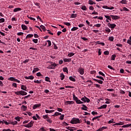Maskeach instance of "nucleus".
I'll use <instances>...</instances> for the list:
<instances>
[{
  "instance_id": "nucleus-23",
  "label": "nucleus",
  "mask_w": 131,
  "mask_h": 131,
  "mask_svg": "<svg viewBox=\"0 0 131 131\" xmlns=\"http://www.w3.org/2000/svg\"><path fill=\"white\" fill-rule=\"evenodd\" d=\"M77 17V14L72 13L71 15V18H76Z\"/></svg>"
},
{
  "instance_id": "nucleus-9",
  "label": "nucleus",
  "mask_w": 131,
  "mask_h": 131,
  "mask_svg": "<svg viewBox=\"0 0 131 131\" xmlns=\"http://www.w3.org/2000/svg\"><path fill=\"white\" fill-rule=\"evenodd\" d=\"M111 17H112V19H113V20H117L118 19H120V17L117 16V15H111Z\"/></svg>"
},
{
  "instance_id": "nucleus-62",
  "label": "nucleus",
  "mask_w": 131,
  "mask_h": 131,
  "mask_svg": "<svg viewBox=\"0 0 131 131\" xmlns=\"http://www.w3.org/2000/svg\"><path fill=\"white\" fill-rule=\"evenodd\" d=\"M2 131H12L11 129H3Z\"/></svg>"
},
{
  "instance_id": "nucleus-58",
  "label": "nucleus",
  "mask_w": 131,
  "mask_h": 131,
  "mask_svg": "<svg viewBox=\"0 0 131 131\" xmlns=\"http://www.w3.org/2000/svg\"><path fill=\"white\" fill-rule=\"evenodd\" d=\"M64 115H61L59 117V119H60V120H63V119H64Z\"/></svg>"
},
{
  "instance_id": "nucleus-43",
  "label": "nucleus",
  "mask_w": 131,
  "mask_h": 131,
  "mask_svg": "<svg viewBox=\"0 0 131 131\" xmlns=\"http://www.w3.org/2000/svg\"><path fill=\"white\" fill-rule=\"evenodd\" d=\"M105 31H106V32H108V33L111 32V30H110V29L106 28V29H105Z\"/></svg>"
},
{
  "instance_id": "nucleus-63",
  "label": "nucleus",
  "mask_w": 131,
  "mask_h": 131,
  "mask_svg": "<svg viewBox=\"0 0 131 131\" xmlns=\"http://www.w3.org/2000/svg\"><path fill=\"white\" fill-rule=\"evenodd\" d=\"M104 55H108L109 54V51H105V52H104Z\"/></svg>"
},
{
  "instance_id": "nucleus-37",
  "label": "nucleus",
  "mask_w": 131,
  "mask_h": 131,
  "mask_svg": "<svg viewBox=\"0 0 131 131\" xmlns=\"http://www.w3.org/2000/svg\"><path fill=\"white\" fill-rule=\"evenodd\" d=\"M47 42L48 43V47H51L52 46V42H51V40H48Z\"/></svg>"
},
{
  "instance_id": "nucleus-11",
  "label": "nucleus",
  "mask_w": 131,
  "mask_h": 131,
  "mask_svg": "<svg viewBox=\"0 0 131 131\" xmlns=\"http://www.w3.org/2000/svg\"><path fill=\"white\" fill-rule=\"evenodd\" d=\"M103 9H107V10H113V9H114V7H109L107 6H103L102 7Z\"/></svg>"
},
{
  "instance_id": "nucleus-7",
  "label": "nucleus",
  "mask_w": 131,
  "mask_h": 131,
  "mask_svg": "<svg viewBox=\"0 0 131 131\" xmlns=\"http://www.w3.org/2000/svg\"><path fill=\"white\" fill-rule=\"evenodd\" d=\"M78 71L80 73V74H81V75H83V74H84V69H83L81 68H79L78 69Z\"/></svg>"
},
{
  "instance_id": "nucleus-21",
  "label": "nucleus",
  "mask_w": 131,
  "mask_h": 131,
  "mask_svg": "<svg viewBox=\"0 0 131 131\" xmlns=\"http://www.w3.org/2000/svg\"><path fill=\"white\" fill-rule=\"evenodd\" d=\"M64 62H71V59L70 58H63Z\"/></svg>"
},
{
  "instance_id": "nucleus-35",
  "label": "nucleus",
  "mask_w": 131,
  "mask_h": 131,
  "mask_svg": "<svg viewBox=\"0 0 131 131\" xmlns=\"http://www.w3.org/2000/svg\"><path fill=\"white\" fill-rule=\"evenodd\" d=\"M60 77H61V80H63V79H64V77H65V75H64L63 73H61L60 74Z\"/></svg>"
},
{
  "instance_id": "nucleus-3",
  "label": "nucleus",
  "mask_w": 131,
  "mask_h": 131,
  "mask_svg": "<svg viewBox=\"0 0 131 131\" xmlns=\"http://www.w3.org/2000/svg\"><path fill=\"white\" fill-rule=\"evenodd\" d=\"M81 101H82V102H83L84 103H90V102H91V100H90V99L84 96L83 97H82L81 99Z\"/></svg>"
},
{
  "instance_id": "nucleus-49",
  "label": "nucleus",
  "mask_w": 131,
  "mask_h": 131,
  "mask_svg": "<svg viewBox=\"0 0 131 131\" xmlns=\"http://www.w3.org/2000/svg\"><path fill=\"white\" fill-rule=\"evenodd\" d=\"M45 80L46 81H48L49 82H51V81H50V78H49V77H46Z\"/></svg>"
},
{
  "instance_id": "nucleus-30",
  "label": "nucleus",
  "mask_w": 131,
  "mask_h": 131,
  "mask_svg": "<svg viewBox=\"0 0 131 131\" xmlns=\"http://www.w3.org/2000/svg\"><path fill=\"white\" fill-rule=\"evenodd\" d=\"M30 37H33V34H29L26 36L27 38H30Z\"/></svg>"
},
{
  "instance_id": "nucleus-5",
  "label": "nucleus",
  "mask_w": 131,
  "mask_h": 131,
  "mask_svg": "<svg viewBox=\"0 0 131 131\" xmlns=\"http://www.w3.org/2000/svg\"><path fill=\"white\" fill-rule=\"evenodd\" d=\"M43 118H44V119H47L48 122L52 123V120H51V119L49 118V116L48 115H43Z\"/></svg>"
},
{
  "instance_id": "nucleus-53",
  "label": "nucleus",
  "mask_w": 131,
  "mask_h": 131,
  "mask_svg": "<svg viewBox=\"0 0 131 131\" xmlns=\"http://www.w3.org/2000/svg\"><path fill=\"white\" fill-rule=\"evenodd\" d=\"M101 24H97L96 25H94V26H95L96 27H97V28H99L100 27H101Z\"/></svg>"
},
{
  "instance_id": "nucleus-46",
  "label": "nucleus",
  "mask_w": 131,
  "mask_h": 131,
  "mask_svg": "<svg viewBox=\"0 0 131 131\" xmlns=\"http://www.w3.org/2000/svg\"><path fill=\"white\" fill-rule=\"evenodd\" d=\"M96 78H99V79H101V80H104V78H103L102 76H97Z\"/></svg>"
},
{
  "instance_id": "nucleus-28",
  "label": "nucleus",
  "mask_w": 131,
  "mask_h": 131,
  "mask_svg": "<svg viewBox=\"0 0 131 131\" xmlns=\"http://www.w3.org/2000/svg\"><path fill=\"white\" fill-rule=\"evenodd\" d=\"M115 58H116V55L115 54H113L111 57V60L114 61V60H115Z\"/></svg>"
},
{
  "instance_id": "nucleus-47",
  "label": "nucleus",
  "mask_w": 131,
  "mask_h": 131,
  "mask_svg": "<svg viewBox=\"0 0 131 131\" xmlns=\"http://www.w3.org/2000/svg\"><path fill=\"white\" fill-rule=\"evenodd\" d=\"M22 118H20V117H16L15 118V120H17V121H20V119Z\"/></svg>"
},
{
  "instance_id": "nucleus-18",
  "label": "nucleus",
  "mask_w": 131,
  "mask_h": 131,
  "mask_svg": "<svg viewBox=\"0 0 131 131\" xmlns=\"http://www.w3.org/2000/svg\"><path fill=\"white\" fill-rule=\"evenodd\" d=\"M20 95L21 96H26V95H27V93L25 91H20Z\"/></svg>"
},
{
  "instance_id": "nucleus-39",
  "label": "nucleus",
  "mask_w": 131,
  "mask_h": 131,
  "mask_svg": "<svg viewBox=\"0 0 131 131\" xmlns=\"http://www.w3.org/2000/svg\"><path fill=\"white\" fill-rule=\"evenodd\" d=\"M27 17L29 18V19H30V20H33V21H35V18H33V17H30V16L29 15H27Z\"/></svg>"
},
{
  "instance_id": "nucleus-15",
  "label": "nucleus",
  "mask_w": 131,
  "mask_h": 131,
  "mask_svg": "<svg viewBox=\"0 0 131 131\" xmlns=\"http://www.w3.org/2000/svg\"><path fill=\"white\" fill-rule=\"evenodd\" d=\"M21 10L20 8H16L13 10V12L16 13V12H19V11H21Z\"/></svg>"
},
{
  "instance_id": "nucleus-2",
  "label": "nucleus",
  "mask_w": 131,
  "mask_h": 131,
  "mask_svg": "<svg viewBox=\"0 0 131 131\" xmlns=\"http://www.w3.org/2000/svg\"><path fill=\"white\" fill-rule=\"evenodd\" d=\"M73 100L76 101L77 104H83V102L80 101V100L78 99L77 97L75 96V95L73 94Z\"/></svg>"
},
{
  "instance_id": "nucleus-32",
  "label": "nucleus",
  "mask_w": 131,
  "mask_h": 131,
  "mask_svg": "<svg viewBox=\"0 0 131 131\" xmlns=\"http://www.w3.org/2000/svg\"><path fill=\"white\" fill-rule=\"evenodd\" d=\"M81 9L83 11H86V10H87L86 7L85 6H82V7L81 8Z\"/></svg>"
},
{
  "instance_id": "nucleus-40",
  "label": "nucleus",
  "mask_w": 131,
  "mask_h": 131,
  "mask_svg": "<svg viewBox=\"0 0 131 131\" xmlns=\"http://www.w3.org/2000/svg\"><path fill=\"white\" fill-rule=\"evenodd\" d=\"M63 71L64 72H66L67 73H68V69L67 68H64L63 69Z\"/></svg>"
},
{
  "instance_id": "nucleus-31",
  "label": "nucleus",
  "mask_w": 131,
  "mask_h": 131,
  "mask_svg": "<svg viewBox=\"0 0 131 131\" xmlns=\"http://www.w3.org/2000/svg\"><path fill=\"white\" fill-rule=\"evenodd\" d=\"M42 81V80H34V82H35V83H41Z\"/></svg>"
},
{
  "instance_id": "nucleus-25",
  "label": "nucleus",
  "mask_w": 131,
  "mask_h": 131,
  "mask_svg": "<svg viewBox=\"0 0 131 131\" xmlns=\"http://www.w3.org/2000/svg\"><path fill=\"white\" fill-rule=\"evenodd\" d=\"M89 5H96V3L94 2L92 0H89Z\"/></svg>"
},
{
  "instance_id": "nucleus-36",
  "label": "nucleus",
  "mask_w": 131,
  "mask_h": 131,
  "mask_svg": "<svg viewBox=\"0 0 131 131\" xmlns=\"http://www.w3.org/2000/svg\"><path fill=\"white\" fill-rule=\"evenodd\" d=\"M78 29V28L76 27H74L73 28L71 29L72 31H75V30H77Z\"/></svg>"
},
{
  "instance_id": "nucleus-41",
  "label": "nucleus",
  "mask_w": 131,
  "mask_h": 131,
  "mask_svg": "<svg viewBox=\"0 0 131 131\" xmlns=\"http://www.w3.org/2000/svg\"><path fill=\"white\" fill-rule=\"evenodd\" d=\"M40 28H41V29H42L43 31H46V27H45L43 25H41Z\"/></svg>"
},
{
  "instance_id": "nucleus-44",
  "label": "nucleus",
  "mask_w": 131,
  "mask_h": 131,
  "mask_svg": "<svg viewBox=\"0 0 131 131\" xmlns=\"http://www.w3.org/2000/svg\"><path fill=\"white\" fill-rule=\"evenodd\" d=\"M101 116H102V115L98 116L97 117H95L94 118H93L92 120L94 121V120H95V119H98V118H100V117H101Z\"/></svg>"
},
{
  "instance_id": "nucleus-61",
  "label": "nucleus",
  "mask_w": 131,
  "mask_h": 131,
  "mask_svg": "<svg viewBox=\"0 0 131 131\" xmlns=\"http://www.w3.org/2000/svg\"><path fill=\"white\" fill-rule=\"evenodd\" d=\"M127 43H128V45H130V46H131V40H127Z\"/></svg>"
},
{
  "instance_id": "nucleus-26",
  "label": "nucleus",
  "mask_w": 131,
  "mask_h": 131,
  "mask_svg": "<svg viewBox=\"0 0 131 131\" xmlns=\"http://www.w3.org/2000/svg\"><path fill=\"white\" fill-rule=\"evenodd\" d=\"M108 40H110V41H113V40H114V37H113V36L109 37Z\"/></svg>"
},
{
  "instance_id": "nucleus-59",
  "label": "nucleus",
  "mask_w": 131,
  "mask_h": 131,
  "mask_svg": "<svg viewBox=\"0 0 131 131\" xmlns=\"http://www.w3.org/2000/svg\"><path fill=\"white\" fill-rule=\"evenodd\" d=\"M15 94L16 95H21V91H17V92H16L15 93Z\"/></svg>"
},
{
  "instance_id": "nucleus-1",
  "label": "nucleus",
  "mask_w": 131,
  "mask_h": 131,
  "mask_svg": "<svg viewBox=\"0 0 131 131\" xmlns=\"http://www.w3.org/2000/svg\"><path fill=\"white\" fill-rule=\"evenodd\" d=\"M70 122L72 124H77V123H80V120L78 118H73Z\"/></svg>"
},
{
  "instance_id": "nucleus-42",
  "label": "nucleus",
  "mask_w": 131,
  "mask_h": 131,
  "mask_svg": "<svg viewBox=\"0 0 131 131\" xmlns=\"http://www.w3.org/2000/svg\"><path fill=\"white\" fill-rule=\"evenodd\" d=\"M63 24H64V25H67V26H70L71 25V24L68 22H64Z\"/></svg>"
},
{
  "instance_id": "nucleus-38",
  "label": "nucleus",
  "mask_w": 131,
  "mask_h": 131,
  "mask_svg": "<svg viewBox=\"0 0 131 131\" xmlns=\"http://www.w3.org/2000/svg\"><path fill=\"white\" fill-rule=\"evenodd\" d=\"M68 56H69V57H72L73 56H74V53L73 52H71L68 54Z\"/></svg>"
},
{
  "instance_id": "nucleus-19",
  "label": "nucleus",
  "mask_w": 131,
  "mask_h": 131,
  "mask_svg": "<svg viewBox=\"0 0 131 131\" xmlns=\"http://www.w3.org/2000/svg\"><path fill=\"white\" fill-rule=\"evenodd\" d=\"M21 28L23 30H27V26H26L25 25H21Z\"/></svg>"
},
{
  "instance_id": "nucleus-45",
  "label": "nucleus",
  "mask_w": 131,
  "mask_h": 131,
  "mask_svg": "<svg viewBox=\"0 0 131 131\" xmlns=\"http://www.w3.org/2000/svg\"><path fill=\"white\" fill-rule=\"evenodd\" d=\"M66 128H67V129H68L69 130L73 131V129H72V127H71L68 126V127H66Z\"/></svg>"
},
{
  "instance_id": "nucleus-10",
  "label": "nucleus",
  "mask_w": 131,
  "mask_h": 131,
  "mask_svg": "<svg viewBox=\"0 0 131 131\" xmlns=\"http://www.w3.org/2000/svg\"><path fill=\"white\" fill-rule=\"evenodd\" d=\"M57 66V64L56 63H53L51 64V66H50L48 67V69H55V68Z\"/></svg>"
},
{
  "instance_id": "nucleus-33",
  "label": "nucleus",
  "mask_w": 131,
  "mask_h": 131,
  "mask_svg": "<svg viewBox=\"0 0 131 131\" xmlns=\"http://www.w3.org/2000/svg\"><path fill=\"white\" fill-rule=\"evenodd\" d=\"M131 126V124H126V125H124L122 126V127H129V126Z\"/></svg>"
},
{
  "instance_id": "nucleus-54",
  "label": "nucleus",
  "mask_w": 131,
  "mask_h": 131,
  "mask_svg": "<svg viewBox=\"0 0 131 131\" xmlns=\"http://www.w3.org/2000/svg\"><path fill=\"white\" fill-rule=\"evenodd\" d=\"M21 108H23V110L25 111L26 109H27V106L25 105H22Z\"/></svg>"
},
{
  "instance_id": "nucleus-64",
  "label": "nucleus",
  "mask_w": 131,
  "mask_h": 131,
  "mask_svg": "<svg viewBox=\"0 0 131 131\" xmlns=\"http://www.w3.org/2000/svg\"><path fill=\"white\" fill-rule=\"evenodd\" d=\"M40 131H46V129L44 127H41L40 128Z\"/></svg>"
},
{
  "instance_id": "nucleus-57",
  "label": "nucleus",
  "mask_w": 131,
  "mask_h": 131,
  "mask_svg": "<svg viewBox=\"0 0 131 131\" xmlns=\"http://www.w3.org/2000/svg\"><path fill=\"white\" fill-rule=\"evenodd\" d=\"M36 76H39V77H40V76H42V75H41V74L40 73V72H38V73H36Z\"/></svg>"
},
{
  "instance_id": "nucleus-48",
  "label": "nucleus",
  "mask_w": 131,
  "mask_h": 131,
  "mask_svg": "<svg viewBox=\"0 0 131 131\" xmlns=\"http://www.w3.org/2000/svg\"><path fill=\"white\" fill-rule=\"evenodd\" d=\"M85 123H86V124H88V125H90L91 124V122L90 121H86V120H84Z\"/></svg>"
},
{
  "instance_id": "nucleus-51",
  "label": "nucleus",
  "mask_w": 131,
  "mask_h": 131,
  "mask_svg": "<svg viewBox=\"0 0 131 131\" xmlns=\"http://www.w3.org/2000/svg\"><path fill=\"white\" fill-rule=\"evenodd\" d=\"M98 73L99 74H100V75H101L102 76H104V77H105V74L103 73V72L100 71Z\"/></svg>"
},
{
  "instance_id": "nucleus-4",
  "label": "nucleus",
  "mask_w": 131,
  "mask_h": 131,
  "mask_svg": "<svg viewBox=\"0 0 131 131\" xmlns=\"http://www.w3.org/2000/svg\"><path fill=\"white\" fill-rule=\"evenodd\" d=\"M33 123H34V122L31 121L29 123L24 125V126H25V127H28V128L32 127V126H33Z\"/></svg>"
},
{
  "instance_id": "nucleus-6",
  "label": "nucleus",
  "mask_w": 131,
  "mask_h": 131,
  "mask_svg": "<svg viewBox=\"0 0 131 131\" xmlns=\"http://www.w3.org/2000/svg\"><path fill=\"white\" fill-rule=\"evenodd\" d=\"M107 26H108L110 28H112V29H114V28H115V27H116V25H115V24H110V23H108V24H107Z\"/></svg>"
},
{
  "instance_id": "nucleus-20",
  "label": "nucleus",
  "mask_w": 131,
  "mask_h": 131,
  "mask_svg": "<svg viewBox=\"0 0 131 131\" xmlns=\"http://www.w3.org/2000/svg\"><path fill=\"white\" fill-rule=\"evenodd\" d=\"M21 89L23 90L24 91H26V90H27V88L26 87V86H25L24 85H21Z\"/></svg>"
},
{
  "instance_id": "nucleus-56",
  "label": "nucleus",
  "mask_w": 131,
  "mask_h": 131,
  "mask_svg": "<svg viewBox=\"0 0 131 131\" xmlns=\"http://www.w3.org/2000/svg\"><path fill=\"white\" fill-rule=\"evenodd\" d=\"M35 5L38 7V9H40V6H39V4L38 3H35Z\"/></svg>"
},
{
  "instance_id": "nucleus-12",
  "label": "nucleus",
  "mask_w": 131,
  "mask_h": 131,
  "mask_svg": "<svg viewBox=\"0 0 131 131\" xmlns=\"http://www.w3.org/2000/svg\"><path fill=\"white\" fill-rule=\"evenodd\" d=\"M25 79H31V80H32V79H34V77L32 75L29 76H26L25 77Z\"/></svg>"
},
{
  "instance_id": "nucleus-50",
  "label": "nucleus",
  "mask_w": 131,
  "mask_h": 131,
  "mask_svg": "<svg viewBox=\"0 0 131 131\" xmlns=\"http://www.w3.org/2000/svg\"><path fill=\"white\" fill-rule=\"evenodd\" d=\"M33 42H34V43H37V42H38V39H33Z\"/></svg>"
},
{
  "instance_id": "nucleus-52",
  "label": "nucleus",
  "mask_w": 131,
  "mask_h": 131,
  "mask_svg": "<svg viewBox=\"0 0 131 131\" xmlns=\"http://www.w3.org/2000/svg\"><path fill=\"white\" fill-rule=\"evenodd\" d=\"M120 4H126V0H122L120 2Z\"/></svg>"
},
{
  "instance_id": "nucleus-14",
  "label": "nucleus",
  "mask_w": 131,
  "mask_h": 131,
  "mask_svg": "<svg viewBox=\"0 0 131 131\" xmlns=\"http://www.w3.org/2000/svg\"><path fill=\"white\" fill-rule=\"evenodd\" d=\"M8 80H10L11 81H16L17 79H15V78L13 77H10L9 78H8Z\"/></svg>"
},
{
  "instance_id": "nucleus-27",
  "label": "nucleus",
  "mask_w": 131,
  "mask_h": 131,
  "mask_svg": "<svg viewBox=\"0 0 131 131\" xmlns=\"http://www.w3.org/2000/svg\"><path fill=\"white\" fill-rule=\"evenodd\" d=\"M114 121V119H112L111 120H110V121H108V123L109 124H111V123H115V122Z\"/></svg>"
},
{
  "instance_id": "nucleus-34",
  "label": "nucleus",
  "mask_w": 131,
  "mask_h": 131,
  "mask_svg": "<svg viewBox=\"0 0 131 131\" xmlns=\"http://www.w3.org/2000/svg\"><path fill=\"white\" fill-rule=\"evenodd\" d=\"M39 106H40V104H35V105L33 106V109H36V108H37V107H39Z\"/></svg>"
},
{
  "instance_id": "nucleus-8",
  "label": "nucleus",
  "mask_w": 131,
  "mask_h": 131,
  "mask_svg": "<svg viewBox=\"0 0 131 131\" xmlns=\"http://www.w3.org/2000/svg\"><path fill=\"white\" fill-rule=\"evenodd\" d=\"M65 105L66 106H68V105H72L73 104H74V101H67L64 103Z\"/></svg>"
},
{
  "instance_id": "nucleus-55",
  "label": "nucleus",
  "mask_w": 131,
  "mask_h": 131,
  "mask_svg": "<svg viewBox=\"0 0 131 131\" xmlns=\"http://www.w3.org/2000/svg\"><path fill=\"white\" fill-rule=\"evenodd\" d=\"M5 22V18H0V23H4Z\"/></svg>"
},
{
  "instance_id": "nucleus-24",
  "label": "nucleus",
  "mask_w": 131,
  "mask_h": 131,
  "mask_svg": "<svg viewBox=\"0 0 131 131\" xmlns=\"http://www.w3.org/2000/svg\"><path fill=\"white\" fill-rule=\"evenodd\" d=\"M54 111H54V110H45V112L46 113H53V112H54Z\"/></svg>"
},
{
  "instance_id": "nucleus-22",
  "label": "nucleus",
  "mask_w": 131,
  "mask_h": 131,
  "mask_svg": "<svg viewBox=\"0 0 131 131\" xmlns=\"http://www.w3.org/2000/svg\"><path fill=\"white\" fill-rule=\"evenodd\" d=\"M69 79L71 80V81H74V82L76 81V80L75 79V78H73V77L72 76H70L69 77Z\"/></svg>"
},
{
  "instance_id": "nucleus-17",
  "label": "nucleus",
  "mask_w": 131,
  "mask_h": 131,
  "mask_svg": "<svg viewBox=\"0 0 131 131\" xmlns=\"http://www.w3.org/2000/svg\"><path fill=\"white\" fill-rule=\"evenodd\" d=\"M37 71H39V69H38V68H34L32 73H35V72H37Z\"/></svg>"
},
{
  "instance_id": "nucleus-13",
  "label": "nucleus",
  "mask_w": 131,
  "mask_h": 131,
  "mask_svg": "<svg viewBox=\"0 0 131 131\" xmlns=\"http://www.w3.org/2000/svg\"><path fill=\"white\" fill-rule=\"evenodd\" d=\"M107 127L103 126L102 127L98 129L96 131H103L104 129H107Z\"/></svg>"
},
{
  "instance_id": "nucleus-60",
  "label": "nucleus",
  "mask_w": 131,
  "mask_h": 131,
  "mask_svg": "<svg viewBox=\"0 0 131 131\" xmlns=\"http://www.w3.org/2000/svg\"><path fill=\"white\" fill-rule=\"evenodd\" d=\"M116 46L117 47H120V48H122V44H120V43H117V44H116Z\"/></svg>"
},
{
  "instance_id": "nucleus-29",
  "label": "nucleus",
  "mask_w": 131,
  "mask_h": 131,
  "mask_svg": "<svg viewBox=\"0 0 131 131\" xmlns=\"http://www.w3.org/2000/svg\"><path fill=\"white\" fill-rule=\"evenodd\" d=\"M3 122L4 123H5V124H6V125H9V124H10V122H8L7 121L3 120V121H1Z\"/></svg>"
},
{
  "instance_id": "nucleus-16",
  "label": "nucleus",
  "mask_w": 131,
  "mask_h": 131,
  "mask_svg": "<svg viewBox=\"0 0 131 131\" xmlns=\"http://www.w3.org/2000/svg\"><path fill=\"white\" fill-rule=\"evenodd\" d=\"M107 107L106 104H103L101 105L100 107H98V109H105V108Z\"/></svg>"
}]
</instances>
